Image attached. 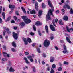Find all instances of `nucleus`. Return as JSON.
<instances>
[{
	"instance_id": "obj_1",
	"label": "nucleus",
	"mask_w": 73,
	"mask_h": 73,
	"mask_svg": "<svg viewBox=\"0 0 73 73\" xmlns=\"http://www.w3.org/2000/svg\"><path fill=\"white\" fill-rule=\"evenodd\" d=\"M48 5L50 7H51L52 9V10H51V9H50L48 12V14L46 15V20L47 21H48V20H50L51 19V18L50 17V15H52V16H53V15L52 13V11H53V10L54 9V7H53V5H52L51 4V2L50 0H48Z\"/></svg>"
},
{
	"instance_id": "obj_2",
	"label": "nucleus",
	"mask_w": 73,
	"mask_h": 73,
	"mask_svg": "<svg viewBox=\"0 0 73 73\" xmlns=\"http://www.w3.org/2000/svg\"><path fill=\"white\" fill-rule=\"evenodd\" d=\"M22 19L24 20V21L26 24H29L31 22V21L27 18V17L25 16H23L21 17Z\"/></svg>"
},
{
	"instance_id": "obj_3",
	"label": "nucleus",
	"mask_w": 73,
	"mask_h": 73,
	"mask_svg": "<svg viewBox=\"0 0 73 73\" xmlns=\"http://www.w3.org/2000/svg\"><path fill=\"white\" fill-rule=\"evenodd\" d=\"M50 45V41L47 40H45L43 45L45 47H48V46Z\"/></svg>"
},
{
	"instance_id": "obj_4",
	"label": "nucleus",
	"mask_w": 73,
	"mask_h": 73,
	"mask_svg": "<svg viewBox=\"0 0 73 73\" xmlns=\"http://www.w3.org/2000/svg\"><path fill=\"white\" fill-rule=\"evenodd\" d=\"M13 37L15 40H17L18 38V36H17V33L13 32Z\"/></svg>"
},
{
	"instance_id": "obj_5",
	"label": "nucleus",
	"mask_w": 73,
	"mask_h": 73,
	"mask_svg": "<svg viewBox=\"0 0 73 73\" xmlns=\"http://www.w3.org/2000/svg\"><path fill=\"white\" fill-rule=\"evenodd\" d=\"M50 27L52 31H56V28L55 27H54L53 25H50Z\"/></svg>"
},
{
	"instance_id": "obj_6",
	"label": "nucleus",
	"mask_w": 73,
	"mask_h": 73,
	"mask_svg": "<svg viewBox=\"0 0 73 73\" xmlns=\"http://www.w3.org/2000/svg\"><path fill=\"white\" fill-rule=\"evenodd\" d=\"M32 58V57L30 56H29L27 57V58L31 62H33V58Z\"/></svg>"
},
{
	"instance_id": "obj_7",
	"label": "nucleus",
	"mask_w": 73,
	"mask_h": 73,
	"mask_svg": "<svg viewBox=\"0 0 73 73\" xmlns=\"http://www.w3.org/2000/svg\"><path fill=\"white\" fill-rule=\"evenodd\" d=\"M63 8H64L65 9L66 8H67L68 9H70V7L68 5L66 4H65V5L63 6Z\"/></svg>"
},
{
	"instance_id": "obj_8",
	"label": "nucleus",
	"mask_w": 73,
	"mask_h": 73,
	"mask_svg": "<svg viewBox=\"0 0 73 73\" xmlns=\"http://www.w3.org/2000/svg\"><path fill=\"white\" fill-rule=\"evenodd\" d=\"M35 25L37 26H39L40 25H42V23L40 21H37L35 23Z\"/></svg>"
},
{
	"instance_id": "obj_9",
	"label": "nucleus",
	"mask_w": 73,
	"mask_h": 73,
	"mask_svg": "<svg viewBox=\"0 0 73 73\" xmlns=\"http://www.w3.org/2000/svg\"><path fill=\"white\" fill-rule=\"evenodd\" d=\"M24 24H25V23H19V26L20 28H23V27H24Z\"/></svg>"
},
{
	"instance_id": "obj_10",
	"label": "nucleus",
	"mask_w": 73,
	"mask_h": 73,
	"mask_svg": "<svg viewBox=\"0 0 73 73\" xmlns=\"http://www.w3.org/2000/svg\"><path fill=\"white\" fill-rule=\"evenodd\" d=\"M38 3L37 2H35V8L37 11H38Z\"/></svg>"
},
{
	"instance_id": "obj_11",
	"label": "nucleus",
	"mask_w": 73,
	"mask_h": 73,
	"mask_svg": "<svg viewBox=\"0 0 73 73\" xmlns=\"http://www.w3.org/2000/svg\"><path fill=\"white\" fill-rule=\"evenodd\" d=\"M23 40L24 42V44L25 45H27L28 44V42L27 41V39L25 38H23Z\"/></svg>"
},
{
	"instance_id": "obj_12",
	"label": "nucleus",
	"mask_w": 73,
	"mask_h": 73,
	"mask_svg": "<svg viewBox=\"0 0 73 73\" xmlns=\"http://www.w3.org/2000/svg\"><path fill=\"white\" fill-rule=\"evenodd\" d=\"M3 28V29H6V30H7V33H8L9 34L11 33V31H9V29L8 28H7V29H6V27H4Z\"/></svg>"
},
{
	"instance_id": "obj_13",
	"label": "nucleus",
	"mask_w": 73,
	"mask_h": 73,
	"mask_svg": "<svg viewBox=\"0 0 73 73\" xmlns=\"http://www.w3.org/2000/svg\"><path fill=\"white\" fill-rule=\"evenodd\" d=\"M45 29L47 33H49V29H48V26L46 25L45 26Z\"/></svg>"
},
{
	"instance_id": "obj_14",
	"label": "nucleus",
	"mask_w": 73,
	"mask_h": 73,
	"mask_svg": "<svg viewBox=\"0 0 73 73\" xmlns=\"http://www.w3.org/2000/svg\"><path fill=\"white\" fill-rule=\"evenodd\" d=\"M9 8H15V6L10 4L9 5Z\"/></svg>"
},
{
	"instance_id": "obj_15",
	"label": "nucleus",
	"mask_w": 73,
	"mask_h": 73,
	"mask_svg": "<svg viewBox=\"0 0 73 73\" xmlns=\"http://www.w3.org/2000/svg\"><path fill=\"white\" fill-rule=\"evenodd\" d=\"M42 13V11L41 10H40L39 11L38 15L39 17H41V15Z\"/></svg>"
},
{
	"instance_id": "obj_16",
	"label": "nucleus",
	"mask_w": 73,
	"mask_h": 73,
	"mask_svg": "<svg viewBox=\"0 0 73 73\" xmlns=\"http://www.w3.org/2000/svg\"><path fill=\"white\" fill-rule=\"evenodd\" d=\"M24 59L25 60V62L26 64H29V62H28V59L27 58L25 57L24 58Z\"/></svg>"
},
{
	"instance_id": "obj_17",
	"label": "nucleus",
	"mask_w": 73,
	"mask_h": 73,
	"mask_svg": "<svg viewBox=\"0 0 73 73\" xmlns=\"http://www.w3.org/2000/svg\"><path fill=\"white\" fill-rule=\"evenodd\" d=\"M30 13L31 14H35L36 12L34 10H33L32 11H31Z\"/></svg>"
},
{
	"instance_id": "obj_18",
	"label": "nucleus",
	"mask_w": 73,
	"mask_h": 73,
	"mask_svg": "<svg viewBox=\"0 0 73 73\" xmlns=\"http://www.w3.org/2000/svg\"><path fill=\"white\" fill-rule=\"evenodd\" d=\"M63 19L64 20H65L66 21L68 20V17L67 16H64L63 18Z\"/></svg>"
},
{
	"instance_id": "obj_19",
	"label": "nucleus",
	"mask_w": 73,
	"mask_h": 73,
	"mask_svg": "<svg viewBox=\"0 0 73 73\" xmlns=\"http://www.w3.org/2000/svg\"><path fill=\"white\" fill-rule=\"evenodd\" d=\"M54 57H50V62H53V61H54Z\"/></svg>"
},
{
	"instance_id": "obj_20",
	"label": "nucleus",
	"mask_w": 73,
	"mask_h": 73,
	"mask_svg": "<svg viewBox=\"0 0 73 73\" xmlns=\"http://www.w3.org/2000/svg\"><path fill=\"white\" fill-rule=\"evenodd\" d=\"M66 38L68 42H69V43H71V41L70 40V39H69V38L68 37H66Z\"/></svg>"
},
{
	"instance_id": "obj_21",
	"label": "nucleus",
	"mask_w": 73,
	"mask_h": 73,
	"mask_svg": "<svg viewBox=\"0 0 73 73\" xmlns=\"http://www.w3.org/2000/svg\"><path fill=\"white\" fill-rule=\"evenodd\" d=\"M27 40L28 42H29V43L32 42V40L30 38H27Z\"/></svg>"
},
{
	"instance_id": "obj_22",
	"label": "nucleus",
	"mask_w": 73,
	"mask_h": 73,
	"mask_svg": "<svg viewBox=\"0 0 73 73\" xmlns=\"http://www.w3.org/2000/svg\"><path fill=\"white\" fill-rule=\"evenodd\" d=\"M21 9H22V11H23L24 13H25V14H26V13H27L26 12V11H25L24 8L21 7Z\"/></svg>"
},
{
	"instance_id": "obj_23",
	"label": "nucleus",
	"mask_w": 73,
	"mask_h": 73,
	"mask_svg": "<svg viewBox=\"0 0 73 73\" xmlns=\"http://www.w3.org/2000/svg\"><path fill=\"white\" fill-rule=\"evenodd\" d=\"M12 45L13 46H14V47H16V43L14 42H13L12 43Z\"/></svg>"
},
{
	"instance_id": "obj_24",
	"label": "nucleus",
	"mask_w": 73,
	"mask_h": 73,
	"mask_svg": "<svg viewBox=\"0 0 73 73\" xmlns=\"http://www.w3.org/2000/svg\"><path fill=\"white\" fill-rule=\"evenodd\" d=\"M9 71L10 72H15V70L13 69L12 67H11L10 69H9Z\"/></svg>"
},
{
	"instance_id": "obj_25",
	"label": "nucleus",
	"mask_w": 73,
	"mask_h": 73,
	"mask_svg": "<svg viewBox=\"0 0 73 73\" xmlns=\"http://www.w3.org/2000/svg\"><path fill=\"white\" fill-rule=\"evenodd\" d=\"M59 24H60V25H63V24H64V23L62 22L61 20H60L59 21Z\"/></svg>"
},
{
	"instance_id": "obj_26",
	"label": "nucleus",
	"mask_w": 73,
	"mask_h": 73,
	"mask_svg": "<svg viewBox=\"0 0 73 73\" xmlns=\"http://www.w3.org/2000/svg\"><path fill=\"white\" fill-rule=\"evenodd\" d=\"M11 16L7 18V19L5 21L6 22H7V21H9V20H10L11 19Z\"/></svg>"
},
{
	"instance_id": "obj_27",
	"label": "nucleus",
	"mask_w": 73,
	"mask_h": 73,
	"mask_svg": "<svg viewBox=\"0 0 73 73\" xmlns=\"http://www.w3.org/2000/svg\"><path fill=\"white\" fill-rule=\"evenodd\" d=\"M2 15L3 17V19H4V20H5V13H4V12L2 13Z\"/></svg>"
},
{
	"instance_id": "obj_28",
	"label": "nucleus",
	"mask_w": 73,
	"mask_h": 73,
	"mask_svg": "<svg viewBox=\"0 0 73 73\" xmlns=\"http://www.w3.org/2000/svg\"><path fill=\"white\" fill-rule=\"evenodd\" d=\"M37 51L39 53H41V51H40V49L38 48H37Z\"/></svg>"
},
{
	"instance_id": "obj_29",
	"label": "nucleus",
	"mask_w": 73,
	"mask_h": 73,
	"mask_svg": "<svg viewBox=\"0 0 73 73\" xmlns=\"http://www.w3.org/2000/svg\"><path fill=\"white\" fill-rule=\"evenodd\" d=\"M70 14H73V10L72 9H70Z\"/></svg>"
},
{
	"instance_id": "obj_30",
	"label": "nucleus",
	"mask_w": 73,
	"mask_h": 73,
	"mask_svg": "<svg viewBox=\"0 0 73 73\" xmlns=\"http://www.w3.org/2000/svg\"><path fill=\"white\" fill-rule=\"evenodd\" d=\"M50 73H54V71L53 70L52 68H51Z\"/></svg>"
},
{
	"instance_id": "obj_31",
	"label": "nucleus",
	"mask_w": 73,
	"mask_h": 73,
	"mask_svg": "<svg viewBox=\"0 0 73 73\" xmlns=\"http://www.w3.org/2000/svg\"><path fill=\"white\" fill-rule=\"evenodd\" d=\"M52 67L53 69H54V68H56V65L55 64H53L52 65Z\"/></svg>"
},
{
	"instance_id": "obj_32",
	"label": "nucleus",
	"mask_w": 73,
	"mask_h": 73,
	"mask_svg": "<svg viewBox=\"0 0 73 73\" xmlns=\"http://www.w3.org/2000/svg\"><path fill=\"white\" fill-rule=\"evenodd\" d=\"M45 5L44 4V3H42V8H45Z\"/></svg>"
},
{
	"instance_id": "obj_33",
	"label": "nucleus",
	"mask_w": 73,
	"mask_h": 73,
	"mask_svg": "<svg viewBox=\"0 0 73 73\" xmlns=\"http://www.w3.org/2000/svg\"><path fill=\"white\" fill-rule=\"evenodd\" d=\"M3 54L4 56L6 57H7V53L3 52Z\"/></svg>"
},
{
	"instance_id": "obj_34",
	"label": "nucleus",
	"mask_w": 73,
	"mask_h": 73,
	"mask_svg": "<svg viewBox=\"0 0 73 73\" xmlns=\"http://www.w3.org/2000/svg\"><path fill=\"white\" fill-rule=\"evenodd\" d=\"M64 48V50H67L66 49V46H65V45H63Z\"/></svg>"
},
{
	"instance_id": "obj_35",
	"label": "nucleus",
	"mask_w": 73,
	"mask_h": 73,
	"mask_svg": "<svg viewBox=\"0 0 73 73\" xmlns=\"http://www.w3.org/2000/svg\"><path fill=\"white\" fill-rule=\"evenodd\" d=\"M55 22V20L54 19L53 21V25H54V26H55V27H56V24H54Z\"/></svg>"
},
{
	"instance_id": "obj_36",
	"label": "nucleus",
	"mask_w": 73,
	"mask_h": 73,
	"mask_svg": "<svg viewBox=\"0 0 73 73\" xmlns=\"http://www.w3.org/2000/svg\"><path fill=\"white\" fill-rule=\"evenodd\" d=\"M64 64L65 65H68V64H69V63L66 62V61H64Z\"/></svg>"
},
{
	"instance_id": "obj_37",
	"label": "nucleus",
	"mask_w": 73,
	"mask_h": 73,
	"mask_svg": "<svg viewBox=\"0 0 73 73\" xmlns=\"http://www.w3.org/2000/svg\"><path fill=\"white\" fill-rule=\"evenodd\" d=\"M58 71H60V72H61V70H62V68L61 67H59L58 68Z\"/></svg>"
},
{
	"instance_id": "obj_38",
	"label": "nucleus",
	"mask_w": 73,
	"mask_h": 73,
	"mask_svg": "<svg viewBox=\"0 0 73 73\" xmlns=\"http://www.w3.org/2000/svg\"><path fill=\"white\" fill-rule=\"evenodd\" d=\"M30 34L31 35V36H33V35H34L35 34L34 33H33L32 32H31L30 33Z\"/></svg>"
},
{
	"instance_id": "obj_39",
	"label": "nucleus",
	"mask_w": 73,
	"mask_h": 73,
	"mask_svg": "<svg viewBox=\"0 0 73 73\" xmlns=\"http://www.w3.org/2000/svg\"><path fill=\"white\" fill-rule=\"evenodd\" d=\"M2 10V6H0V13H1V11Z\"/></svg>"
},
{
	"instance_id": "obj_40",
	"label": "nucleus",
	"mask_w": 73,
	"mask_h": 73,
	"mask_svg": "<svg viewBox=\"0 0 73 73\" xmlns=\"http://www.w3.org/2000/svg\"><path fill=\"white\" fill-rule=\"evenodd\" d=\"M65 51H62L63 53H68V51L67 50H64Z\"/></svg>"
},
{
	"instance_id": "obj_41",
	"label": "nucleus",
	"mask_w": 73,
	"mask_h": 73,
	"mask_svg": "<svg viewBox=\"0 0 73 73\" xmlns=\"http://www.w3.org/2000/svg\"><path fill=\"white\" fill-rule=\"evenodd\" d=\"M33 29H34V31H36V27H35V25L33 26Z\"/></svg>"
},
{
	"instance_id": "obj_42",
	"label": "nucleus",
	"mask_w": 73,
	"mask_h": 73,
	"mask_svg": "<svg viewBox=\"0 0 73 73\" xmlns=\"http://www.w3.org/2000/svg\"><path fill=\"white\" fill-rule=\"evenodd\" d=\"M33 72H36V70H35V67H33Z\"/></svg>"
},
{
	"instance_id": "obj_43",
	"label": "nucleus",
	"mask_w": 73,
	"mask_h": 73,
	"mask_svg": "<svg viewBox=\"0 0 73 73\" xmlns=\"http://www.w3.org/2000/svg\"><path fill=\"white\" fill-rule=\"evenodd\" d=\"M15 13L17 15V16H19V14L18 11H15Z\"/></svg>"
},
{
	"instance_id": "obj_44",
	"label": "nucleus",
	"mask_w": 73,
	"mask_h": 73,
	"mask_svg": "<svg viewBox=\"0 0 73 73\" xmlns=\"http://www.w3.org/2000/svg\"><path fill=\"white\" fill-rule=\"evenodd\" d=\"M66 29H67V31L68 32H70V29L68 28V27H66Z\"/></svg>"
},
{
	"instance_id": "obj_45",
	"label": "nucleus",
	"mask_w": 73,
	"mask_h": 73,
	"mask_svg": "<svg viewBox=\"0 0 73 73\" xmlns=\"http://www.w3.org/2000/svg\"><path fill=\"white\" fill-rule=\"evenodd\" d=\"M42 65H44L45 64V62L44 61H43L42 62Z\"/></svg>"
},
{
	"instance_id": "obj_46",
	"label": "nucleus",
	"mask_w": 73,
	"mask_h": 73,
	"mask_svg": "<svg viewBox=\"0 0 73 73\" xmlns=\"http://www.w3.org/2000/svg\"><path fill=\"white\" fill-rule=\"evenodd\" d=\"M8 65H9V66H11V65H12V64L10 62H8Z\"/></svg>"
},
{
	"instance_id": "obj_47",
	"label": "nucleus",
	"mask_w": 73,
	"mask_h": 73,
	"mask_svg": "<svg viewBox=\"0 0 73 73\" xmlns=\"http://www.w3.org/2000/svg\"><path fill=\"white\" fill-rule=\"evenodd\" d=\"M38 32L39 33V35L40 36H41V32L40 31H38Z\"/></svg>"
},
{
	"instance_id": "obj_48",
	"label": "nucleus",
	"mask_w": 73,
	"mask_h": 73,
	"mask_svg": "<svg viewBox=\"0 0 73 73\" xmlns=\"http://www.w3.org/2000/svg\"><path fill=\"white\" fill-rule=\"evenodd\" d=\"M11 50L12 52H14L15 51V50L14 48H11Z\"/></svg>"
},
{
	"instance_id": "obj_49",
	"label": "nucleus",
	"mask_w": 73,
	"mask_h": 73,
	"mask_svg": "<svg viewBox=\"0 0 73 73\" xmlns=\"http://www.w3.org/2000/svg\"><path fill=\"white\" fill-rule=\"evenodd\" d=\"M25 55H28L29 54V53L28 52H27L25 53Z\"/></svg>"
},
{
	"instance_id": "obj_50",
	"label": "nucleus",
	"mask_w": 73,
	"mask_h": 73,
	"mask_svg": "<svg viewBox=\"0 0 73 73\" xmlns=\"http://www.w3.org/2000/svg\"><path fill=\"white\" fill-rule=\"evenodd\" d=\"M50 67H48L47 68V70L48 71H49V70H50Z\"/></svg>"
},
{
	"instance_id": "obj_51",
	"label": "nucleus",
	"mask_w": 73,
	"mask_h": 73,
	"mask_svg": "<svg viewBox=\"0 0 73 73\" xmlns=\"http://www.w3.org/2000/svg\"><path fill=\"white\" fill-rule=\"evenodd\" d=\"M11 23H15V21L14 20H13L11 21Z\"/></svg>"
},
{
	"instance_id": "obj_52",
	"label": "nucleus",
	"mask_w": 73,
	"mask_h": 73,
	"mask_svg": "<svg viewBox=\"0 0 73 73\" xmlns=\"http://www.w3.org/2000/svg\"><path fill=\"white\" fill-rule=\"evenodd\" d=\"M25 68H28V67L27 66H26L23 69L24 70H25Z\"/></svg>"
},
{
	"instance_id": "obj_53",
	"label": "nucleus",
	"mask_w": 73,
	"mask_h": 73,
	"mask_svg": "<svg viewBox=\"0 0 73 73\" xmlns=\"http://www.w3.org/2000/svg\"><path fill=\"white\" fill-rule=\"evenodd\" d=\"M2 22H3V21L2 20V19H1L0 18V23H2Z\"/></svg>"
},
{
	"instance_id": "obj_54",
	"label": "nucleus",
	"mask_w": 73,
	"mask_h": 73,
	"mask_svg": "<svg viewBox=\"0 0 73 73\" xmlns=\"http://www.w3.org/2000/svg\"><path fill=\"white\" fill-rule=\"evenodd\" d=\"M14 19H15V20H16L17 19V17L15 16H14L13 17Z\"/></svg>"
},
{
	"instance_id": "obj_55",
	"label": "nucleus",
	"mask_w": 73,
	"mask_h": 73,
	"mask_svg": "<svg viewBox=\"0 0 73 73\" xmlns=\"http://www.w3.org/2000/svg\"><path fill=\"white\" fill-rule=\"evenodd\" d=\"M60 41L61 43H64V41L62 40H60Z\"/></svg>"
},
{
	"instance_id": "obj_56",
	"label": "nucleus",
	"mask_w": 73,
	"mask_h": 73,
	"mask_svg": "<svg viewBox=\"0 0 73 73\" xmlns=\"http://www.w3.org/2000/svg\"><path fill=\"white\" fill-rule=\"evenodd\" d=\"M3 35L4 36L5 35V31H3Z\"/></svg>"
},
{
	"instance_id": "obj_57",
	"label": "nucleus",
	"mask_w": 73,
	"mask_h": 73,
	"mask_svg": "<svg viewBox=\"0 0 73 73\" xmlns=\"http://www.w3.org/2000/svg\"><path fill=\"white\" fill-rule=\"evenodd\" d=\"M17 27H14V29H15V30H16V29H17Z\"/></svg>"
},
{
	"instance_id": "obj_58",
	"label": "nucleus",
	"mask_w": 73,
	"mask_h": 73,
	"mask_svg": "<svg viewBox=\"0 0 73 73\" xmlns=\"http://www.w3.org/2000/svg\"><path fill=\"white\" fill-rule=\"evenodd\" d=\"M58 21V19H56L55 20V23H57V21Z\"/></svg>"
},
{
	"instance_id": "obj_59",
	"label": "nucleus",
	"mask_w": 73,
	"mask_h": 73,
	"mask_svg": "<svg viewBox=\"0 0 73 73\" xmlns=\"http://www.w3.org/2000/svg\"><path fill=\"white\" fill-rule=\"evenodd\" d=\"M43 56L44 57H46V55H45V54H43Z\"/></svg>"
},
{
	"instance_id": "obj_60",
	"label": "nucleus",
	"mask_w": 73,
	"mask_h": 73,
	"mask_svg": "<svg viewBox=\"0 0 73 73\" xmlns=\"http://www.w3.org/2000/svg\"><path fill=\"white\" fill-rule=\"evenodd\" d=\"M6 57H9V54H7L6 55Z\"/></svg>"
},
{
	"instance_id": "obj_61",
	"label": "nucleus",
	"mask_w": 73,
	"mask_h": 73,
	"mask_svg": "<svg viewBox=\"0 0 73 73\" xmlns=\"http://www.w3.org/2000/svg\"><path fill=\"white\" fill-rule=\"evenodd\" d=\"M55 48L56 49V50H58V47H57L55 46Z\"/></svg>"
},
{
	"instance_id": "obj_62",
	"label": "nucleus",
	"mask_w": 73,
	"mask_h": 73,
	"mask_svg": "<svg viewBox=\"0 0 73 73\" xmlns=\"http://www.w3.org/2000/svg\"><path fill=\"white\" fill-rule=\"evenodd\" d=\"M59 13V11L58 10L56 11V13Z\"/></svg>"
},
{
	"instance_id": "obj_63",
	"label": "nucleus",
	"mask_w": 73,
	"mask_h": 73,
	"mask_svg": "<svg viewBox=\"0 0 73 73\" xmlns=\"http://www.w3.org/2000/svg\"><path fill=\"white\" fill-rule=\"evenodd\" d=\"M2 61H5V58H2Z\"/></svg>"
},
{
	"instance_id": "obj_64",
	"label": "nucleus",
	"mask_w": 73,
	"mask_h": 73,
	"mask_svg": "<svg viewBox=\"0 0 73 73\" xmlns=\"http://www.w3.org/2000/svg\"><path fill=\"white\" fill-rule=\"evenodd\" d=\"M70 30L73 31V28H71L70 29Z\"/></svg>"
}]
</instances>
